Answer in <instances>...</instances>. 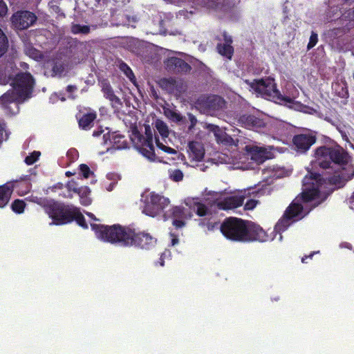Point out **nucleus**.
<instances>
[{"label": "nucleus", "mask_w": 354, "mask_h": 354, "mask_svg": "<svg viewBox=\"0 0 354 354\" xmlns=\"http://www.w3.org/2000/svg\"><path fill=\"white\" fill-rule=\"evenodd\" d=\"M325 183V179L320 174L308 171L302 180L301 197L297 198V201H293L286 208L282 218L275 225L274 230L283 232L292 223L303 218L306 214H304V207L299 201L308 203L319 198L320 189Z\"/></svg>", "instance_id": "1"}, {"label": "nucleus", "mask_w": 354, "mask_h": 354, "mask_svg": "<svg viewBox=\"0 0 354 354\" xmlns=\"http://www.w3.org/2000/svg\"><path fill=\"white\" fill-rule=\"evenodd\" d=\"M219 229L227 239L234 242H264L268 239L266 232L259 225L236 217L226 218Z\"/></svg>", "instance_id": "2"}, {"label": "nucleus", "mask_w": 354, "mask_h": 354, "mask_svg": "<svg viewBox=\"0 0 354 354\" xmlns=\"http://www.w3.org/2000/svg\"><path fill=\"white\" fill-rule=\"evenodd\" d=\"M10 84L12 90L8 91L0 97V104L7 108L8 104L15 102L24 101L32 96L35 80L30 73H18L14 78L9 77L3 84Z\"/></svg>", "instance_id": "3"}, {"label": "nucleus", "mask_w": 354, "mask_h": 354, "mask_svg": "<svg viewBox=\"0 0 354 354\" xmlns=\"http://www.w3.org/2000/svg\"><path fill=\"white\" fill-rule=\"evenodd\" d=\"M97 239L121 247H131L133 229L120 224L105 225L91 224Z\"/></svg>", "instance_id": "4"}, {"label": "nucleus", "mask_w": 354, "mask_h": 354, "mask_svg": "<svg viewBox=\"0 0 354 354\" xmlns=\"http://www.w3.org/2000/svg\"><path fill=\"white\" fill-rule=\"evenodd\" d=\"M314 157L315 164L324 169L331 168L332 165L343 167L351 159L347 151L339 145L317 147L314 151Z\"/></svg>", "instance_id": "5"}, {"label": "nucleus", "mask_w": 354, "mask_h": 354, "mask_svg": "<svg viewBox=\"0 0 354 354\" xmlns=\"http://www.w3.org/2000/svg\"><path fill=\"white\" fill-rule=\"evenodd\" d=\"M131 140L135 148L145 158L154 160L156 158L153 144V131L149 124L145 126V135L137 129L132 131Z\"/></svg>", "instance_id": "6"}, {"label": "nucleus", "mask_w": 354, "mask_h": 354, "mask_svg": "<svg viewBox=\"0 0 354 354\" xmlns=\"http://www.w3.org/2000/svg\"><path fill=\"white\" fill-rule=\"evenodd\" d=\"M251 86L265 99L287 103H292L294 101L290 97L283 96L281 94L273 78L254 80Z\"/></svg>", "instance_id": "7"}, {"label": "nucleus", "mask_w": 354, "mask_h": 354, "mask_svg": "<svg viewBox=\"0 0 354 354\" xmlns=\"http://www.w3.org/2000/svg\"><path fill=\"white\" fill-rule=\"evenodd\" d=\"M73 205L50 201L44 205L45 212L53 220V224L62 225L71 223L70 216L73 208Z\"/></svg>", "instance_id": "8"}, {"label": "nucleus", "mask_w": 354, "mask_h": 354, "mask_svg": "<svg viewBox=\"0 0 354 354\" xmlns=\"http://www.w3.org/2000/svg\"><path fill=\"white\" fill-rule=\"evenodd\" d=\"M169 198L155 192H151L145 198L142 213L155 217L160 214L169 205Z\"/></svg>", "instance_id": "9"}, {"label": "nucleus", "mask_w": 354, "mask_h": 354, "mask_svg": "<svg viewBox=\"0 0 354 354\" xmlns=\"http://www.w3.org/2000/svg\"><path fill=\"white\" fill-rule=\"evenodd\" d=\"M195 104L203 113L213 115L217 111H222L225 107L226 102L219 95H212L200 96Z\"/></svg>", "instance_id": "10"}, {"label": "nucleus", "mask_w": 354, "mask_h": 354, "mask_svg": "<svg viewBox=\"0 0 354 354\" xmlns=\"http://www.w3.org/2000/svg\"><path fill=\"white\" fill-rule=\"evenodd\" d=\"M316 141V135L312 131L298 133L292 138V147L298 153L304 154L310 149Z\"/></svg>", "instance_id": "11"}, {"label": "nucleus", "mask_w": 354, "mask_h": 354, "mask_svg": "<svg viewBox=\"0 0 354 354\" xmlns=\"http://www.w3.org/2000/svg\"><path fill=\"white\" fill-rule=\"evenodd\" d=\"M37 17L35 13L28 10H19L11 17L12 24L17 30H25L32 26Z\"/></svg>", "instance_id": "12"}, {"label": "nucleus", "mask_w": 354, "mask_h": 354, "mask_svg": "<svg viewBox=\"0 0 354 354\" xmlns=\"http://www.w3.org/2000/svg\"><path fill=\"white\" fill-rule=\"evenodd\" d=\"M131 246H136L141 249L150 250L155 246L156 239L150 234L146 232H136L133 229V234L131 236Z\"/></svg>", "instance_id": "13"}, {"label": "nucleus", "mask_w": 354, "mask_h": 354, "mask_svg": "<svg viewBox=\"0 0 354 354\" xmlns=\"http://www.w3.org/2000/svg\"><path fill=\"white\" fill-rule=\"evenodd\" d=\"M166 69L173 73H189L192 67L184 59L176 57H171L165 61Z\"/></svg>", "instance_id": "14"}, {"label": "nucleus", "mask_w": 354, "mask_h": 354, "mask_svg": "<svg viewBox=\"0 0 354 354\" xmlns=\"http://www.w3.org/2000/svg\"><path fill=\"white\" fill-rule=\"evenodd\" d=\"M238 122L242 127L257 131L266 127L263 119L252 114L241 115L238 119Z\"/></svg>", "instance_id": "15"}, {"label": "nucleus", "mask_w": 354, "mask_h": 354, "mask_svg": "<svg viewBox=\"0 0 354 354\" xmlns=\"http://www.w3.org/2000/svg\"><path fill=\"white\" fill-rule=\"evenodd\" d=\"M169 217L172 218V224L176 228H182L185 225V219L191 217V214L187 213L182 206H174L169 210Z\"/></svg>", "instance_id": "16"}, {"label": "nucleus", "mask_w": 354, "mask_h": 354, "mask_svg": "<svg viewBox=\"0 0 354 354\" xmlns=\"http://www.w3.org/2000/svg\"><path fill=\"white\" fill-rule=\"evenodd\" d=\"M222 36L224 42L217 44L216 50L223 57L231 59L234 52V47L232 45L233 42L232 37L226 31L223 32Z\"/></svg>", "instance_id": "17"}, {"label": "nucleus", "mask_w": 354, "mask_h": 354, "mask_svg": "<svg viewBox=\"0 0 354 354\" xmlns=\"http://www.w3.org/2000/svg\"><path fill=\"white\" fill-rule=\"evenodd\" d=\"M245 197L242 195H234L224 198L219 201L217 206L221 209L227 210L241 207L244 202Z\"/></svg>", "instance_id": "18"}, {"label": "nucleus", "mask_w": 354, "mask_h": 354, "mask_svg": "<svg viewBox=\"0 0 354 354\" xmlns=\"http://www.w3.org/2000/svg\"><path fill=\"white\" fill-rule=\"evenodd\" d=\"M100 86L104 97L111 102L113 108L118 109L120 105H122L120 99L115 95L113 89L108 80L105 79L101 81Z\"/></svg>", "instance_id": "19"}, {"label": "nucleus", "mask_w": 354, "mask_h": 354, "mask_svg": "<svg viewBox=\"0 0 354 354\" xmlns=\"http://www.w3.org/2000/svg\"><path fill=\"white\" fill-rule=\"evenodd\" d=\"M185 203L189 208H196V214L199 216H206L209 212L207 206L201 202L199 198H187L185 200Z\"/></svg>", "instance_id": "20"}, {"label": "nucleus", "mask_w": 354, "mask_h": 354, "mask_svg": "<svg viewBox=\"0 0 354 354\" xmlns=\"http://www.w3.org/2000/svg\"><path fill=\"white\" fill-rule=\"evenodd\" d=\"M247 151L251 156L252 160L257 163H263L268 158L266 149L257 146L247 147Z\"/></svg>", "instance_id": "21"}, {"label": "nucleus", "mask_w": 354, "mask_h": 354, "mask_svg": "<svg viewBox=\"0 0 354 354\" xmlns=\"http://www.w3.org/2000/svg\"><path fill=\"white\" fill-rule=\"evenodd\" d=\"M189 152L193 160L200 161L204 157V149L202 145L196 141H192L188 145Z\"/></svg>", "instance_id": "22"}, {"label": "nucleus", "mask_w": 354, "mask_h": 354, "mask_svg": "<svg viewBox=\"0 0 354 354\" xmlns=\"http://www.w3.org/2000/svg\"><path fill=\"white\" fill-rule=\"evenodd\" d=\"M66 64L61 57H55L51 62V77H61L64 75Z\"/></svg>", "instance_id": "23"}, {"label": "nucleus", "mask_w": 354, "mask_h": 354, "mask_svg": "<svg viewBox=\"0 0 354 354\" xmlns=\"http://www.w3.org/2000/svg\"><path fill=\"white\" fill-rule=\"evenodd\" d=\"M77 118L78 119L80 127L82 129L86 130L92 127L93 123L97 118V113L95 111H91L84 113L79 118L77 116Z\"/></svg>", "instance_id": "24"}, {"label": "nucleus", "mask_w": 354, "mask_h": 354, "mask_svg": "<svg viewBox=\"0 0 354 354\" xmlns=\"http://www.w3.org/2000/svg\"><path fill=\"white\" fill-rule=\"evenodd\" d=\"M12 187L9 186L8 184L0 185V207L3 208L6 207L12 194Z\"/></svg>", "instance_id": "25"}, {"label": "nucleus", "mask_w": 354, "mask_h": 354, "mask_svg": "<svg viewBox=\"0 0 354 354\" xmlns=\"http://www.w3.org/2000/svg\"><path fill=\"white\" fill-rule=\"evenodd\" d=\"M70 217V219H71V223L75 221L82 228H88V224L84 215L80 212V208L73 206Z\"/></svg>", "instance_id": "26"}, {"label": "nucleus", "mask_w": 354, "mask_h": 354, "mask_svg": "<svg viewBox=\"0 0 354 354\" xmlns=\"http://www.w3.org/2000/svg\"><path fill=\"white\" fill-rule=\"evenodd\" d=\"M90 193L91 189L88 186H82L78 188L76 194L79 195L82 205L86 206L91 203V200L88 197Z\"/></svg>", "instance_id": "27"}, {"label": "nucleus", "mask_w": 354, "mask_h": 354, "mask_svg": "<svg viewBox=\"0 0 354 354\" xmlns=\"http://www.w3.org/2000/svg\"><path fill=\"white\" fill-rule=\"evenodd\" d=\"M207 129L214 133L217 143L221 144L222 140L225 138V136L227 133L221 129L218 126L213 124H207Z\"/></svg>", "instance_id": "28"}, {"label": "nucleus", "mask_w": 354, "mask_h": 354, "mask_svg": "<svg viewBox=\"0 0 354 354\" xmlns=\"http://www.w3.org/2000/svg\"><path fill=\"white\" fill-rule=\"evenodd\" d=\"M335 91L337 96L341 98L347 99L349 96L348 85L345 80L341 83H336L335 85Z\"/></svg>", "instance_id": "29"}, {"label": "nucleus", "mask_w": 354, "mask_h": 354, "mask_svg": "<svg viewBox=\"0 0 354 354\" xmlns=\"http://www.w3.org/2000/svg\"><path fill=\"white\" fill-rule=\"evenodd\" d=\"M119 68L134 85L136 84V78L134 73L125 62L122 61L119 64Z\"/></svg>", "instance_id": "30"}, {"label": "nucleus", "mask_w": 354, "mask_h": 354, "mask_svg": "<svg viewBox=\"0 0 354 354\" xmlns=\"http://www.w3.org/2000/svg\"><path fill=\"white\" fill-rule=\"evenodd\" d=\"M155 127L162 139H165L169 136L168 127L162 120L157 119L155 121Z\"/></svg>", "instance_id": "31"}, {"label": "nucleus", "mask_w": 354, "mask_h": 354, "mask_svg": "<svg viewBox=\"0 0 354 354\" xmlns=\"http://www.w3.org/2000/svg\"><path fill=\"white\" fill-rule=\"evenodd\" d=\"M71 32L73 34L86 35L90 32V26L87 25H80L75 24L71 26Z\"/></svg>", "instance_id": "32"}, {"label": "nucleus", "mask_w": 354, "mask_h": 354, "mask_svg": "<svg viewBox=\"0 0 354 354\" xmlns=\"http://www.w3.org/2000/svg\"><path fill=\"white\" fill-rule=\"evenodd\" d=\"M25 207L26 203L23 200L16 199L11 204V209L16 214L23 213Z\"/></svg>", "instance_id": "33"}, {"label": "nucleus", "mask_w": 354, "mask_h": 354, "mask_svg": "<svg viewBox=\"0 0 354 354\" xmlns=\"http://www.w3.org/2000/svg\"><path fill=\"white\" fill-rule=\"evenodd\" d=\"M225 0H203L205 6L207 8L218 10L221 9Z\"/></svg>", "instance_id": "34"}, {"label": "nucleus", "mask_w": 354, "mask_h": 354, "mask_svg": "<svg viewBox=\"0 0 354 354\" xmlns=\"http://www.w3.org/2000/svg\"><path fill=\"white\" fill-rule=\"evenodd\" d=\"M8 41L7 37L0 28V57L7 51Z\"/></svg>", "instance_id": "35"}, {"label": "nucleus", "mask_w": 354, "mask_h": 354, "mask_svg": "<svg viewBox=\"0 0 354 354\" xmlns=\"http://www.w3.org/2000/svg\"><path fill=\"white\" fill-rule=\"evenodd\" d=\"M200 225L207 226L208 231H214L215 229L219 228L220 226L219 223L216 221H205V219L201 220Z\"/></svg>", "instance_id": "36"}, {"label": "nucleus", "mask_w": 354, "mask_h": 354, "mask_svg": "<svg viewBox=\"0 0 354 354\" xmlns=\"http://www.w3.org/2000/svg\"><path fill=\"white\" fill-rule=\"evenodd\" d=\"M155 140L157 147L163 151L164 152L168 154L176 153V151L174 149L163 145L162 142H160L158 138H157L156 136H155Z\"/></svg>", "instance_id": "37"}, {"label": "nucleus", "mask_w": 354, "mask_h": 354, "mask_svg": "<svg viewBox=\"0 0 354 354\" xmlns=\"http://www.w3.org/2000/svg\"><path fill=\"white\" fill-rule=\"evenodd\" d=\"M40 154L41 153L39 151H34L32 153L26 157L25 162L28 165H33L38 160Z\"/></svg>", "instance_id": "38"}, {"label": "nucleus", "mask_w": 354, "mask_h": 354, "mask_svg": "<svg viewBox=\"0 0 354 354\" xmlns=\"http://www.w3.org/2000/svg\"><path fill=\"white\" fill-rule=\"evenodd\" d=\"M57 1L58 0H52L50 2V7L53 12L57 13L59 17H61L62 18L65 17L64 13L62 11L59 6L57 5Z\"/></svg>", "instance_id": "39"}, {"label": "nucleus", "mask_w": 354, "mask_h": 354, "mask_svg": "<svg viewBox=\"0 0 354 354\" xmlns=\"http://www.w3.org/2000/svg\"><path fill=\"white\" fill-rule=\"evenodd\" d=\"M238 140H234L232 136L226 133L225 138L222 140L221 145L226 147L236 146Z\"/></svg>", "instance_id": "40"}, {"label": "nucleus", "mask_w": 354, "mask_h": 354, "mask_svg": "<svg viewBox=\"0 0 354 354\" xmlns=\"http://www.w3.org/2000/svg\"><path fill=\"white\" fill-rule=\"evenodd\" d=\"M183 173L180 169H174L169 174L170 178L175 182L181 181L183 179Z\"/></svg>", "instance_id": "41"}, {"label": "nucleus", "mask_w": 354, "mask_h": 354, "mask_svg": "<svg viewBox=\"0 0 354 354\" xmlns=\"http://www.w3.org/2000/svg\"><path fill=\"white\" fill-rule=\"evenodd\" d=\"M79 169L84 178H88L93 172L91 171L89 167L86 164H81L79 166Z\"/></svg>", "instance_id": "42"}, {"label": "nucleus", "mask_w": 354, "mask_h": 354, "mask_svg": "<svg viewBox=\"0 0 354 354\" xmlns=\"http://www.w3.org/2000/svg\"><path fill=\"white\" fill-rule=\"evenodd\" d=\"M317 41H318V35L316 32L313 31L311 32V35H310V37L309 39V41L307 45V49L310 50V49L313 48L317 44Z\"/></svg>", "instance_id": "43"}, {"label": "nucleus", "mask_w": 354, "mask_h": 354, "mask_svg": "<svg viewBox=\"0 0 354 354\" xmlns=\"http://www.w3.org/2000/svg\"><path fill=\"white\" fill-rule=\"evenodd\" d=\"M331 124L336 127L337 130L341 133L343 138H347V132L345 130L346 126L344 124L334 122H331Z\"/></svg>", "instance_id": "44"}, {"label": "nucleus", "mask_w": 354, "mask_h": 354, "mask_svg": "<svg viewBox=\"0 0 354 354\" xmlns=\"http://www.w3.org/2000/svg\"><path fill=\"white\" fill-rule=\"evenodd\" d=\"M66 187L68 191H72L74 193H77L78 188H79V187H77V183L73 180H69L67 183Z\"/></svg>", "instance_id": "45"}, {"label": "nucleus", "mask_w": 354, "mask_h": 354, "mask_svg": "<svg viewBox=\"0 0 354 354\" xmlns=\"http://www.w3.org/2000/svg\"><path fill=\"white\" fill-rule=\"evenodd\" d=\"M187 117L190 122V125L189 126V129L192 130L196 125L198 121H197L196 116L191 113H187Z\"/></svg>", "instance_id": "46"}, {"label": "nucleus", "mask_w": 354, "mask_h": 354, "mask_svg": "<svg viewBox=\"0 0 354 354\" xmlns=\"http://www.w3.org/2000/svg\"><path fill=\"white\" fill-rule=\"evenodd\" d=\"M257 204V201L254 199H249L245 204L244 208L247 210L253 209Z\"/></svg>", "instance_id": "47"}, {"label": "nucleus", "mask_w": 354, "mask_h": 354, "mask_svg": "<svg viewBox=\"0 0 354 354\" xmlns=\"http://www.w3.org/2000/svg\"><path fill=\"white\" fill-rule=\"evenodd\" d=\"M7 12L6 5L3 0H0V17L3 16Z\"/></svg>", "instance_id": "48"}, {"label": "nucleus", "mask_w": 354, "mask_h": 354, "mask_svg": "<svg viewBox=\"0 0 354 354\" xmlns=\"http://www.w3.org/2000/svg\"><path fill=\"white\" fill-rule=\"evenodd\" d=\"M161 86H167L169 85H174L173 80H169L168 79H162L160 80Z\"/></svg>", "instance_id": "49"}, {"label": "nucleus", "mask_w": 354, "mask_h": 354, "mask_svg": "<svg viewBox=\"0 0 354 354\" xmlns=\"http://www.w3.org/2000/svg\"><path fill=\"white\" fill-rule=\"evenodd\" d=\"M126 18L127 19V25L129 26H134L133 24L136 23V19L134 17H130L129 16H126Z\"/></svg>", "instance_id": "50"}, {"label": "nucleus", "mask_w": 354, "mask_h": 354, "mask_svg": "<svg viewBox=\"0 0 354 354\" xmlns=\"http://www.w3.org/2000/svg\"><path fill=\"white\" fill-rule=\"evenodd\" d=\"M77 89V86L75 85H68L66 87V91L68 93H73Z\"/></svg>", "instance_id": "51"}, {"label": "nucleus", "mask_w": 354, "mask_h": 354, "mask_svg": "<svg viewBox=\"0 0 354 354\" xmlns=\"http://www.w3.org/2000/svg\"><path fill=\"white\" fill-rule=\"evenodd\" d=\"M318 252H319V251H318V252H313L310 255H308V256H304V257H302V259H301V262H302V263H306V259H308V258L312 259V258H313V255H314L315 254H316V253H318Z\"/></svg>", "instance_id": "52"}, {"label": "nucleus", "mask_w": 354, "mask_h": 354, "mask_svg": "<svg viewBox=\"0 0 354 354\" xmlns=\"http://www.w3.org/2000/svg\"><path fill=\"white\" fill-rule=\"evenodd\" d=\"M349 205H350V207L354 210V192L353 193L352 196L349 198Z\"/></svg>", "instance_id": "53"}, {"label": "nucleus", "mask_w": 354, "mask_h": 354, "mask_svg": "<svg viewBox=\"0 0 354 354\" xmlns=\"http://www.w3.org/2000/svg\"><path fill=\"white\" fill-rule=\"evenodd\" d=\"M171 236L173 237L171 239V245H175L176 244H177L178 243V239L177 238L176 236H175L173 234H171Z\"/></svg>", "instance_id": "54"}, {"label": "nucleus", "mask_w": 354, "mask_h": 354, "mask_svg": "<svg viewBox=\"0 0 354 354\" xmlns=\"http://www.w3.org/2000/svg\"><path fill=\"white\" fill-rule=\"evenodd\" d=\"M5 124L0 122V139L1 138V135L5 132Z\"/></svg>", "instance_id": "55"}, {"label": "nucleus", "mask_w": 354, "mask_h": 354, "mask_svg": "<svg viewBox=\"0 0 354 354\" xmlns=\"http://www.w3.org/2000/svg\"><path fill=\"white\" fill-rule=\"evenodd\" d=\"M32 50L33 55H35V58L41 57V54L39 50H37L36 49H33Z\"/></svg>", "instance_id": "56"}, {"label": "nucleus", "mask_w": 354, "mask_h": 354, "mask_svg": "<svg viewBox=\"0 0 354 354\" xmlns=\"http://www.w3.org/2000/svg\"><path fill=\"white\" fill-rule=\"evenodd\" d=\"M63 187H64L63 184L59 183H57L56 185H55L53 187V189L55 188V189H61L63 188Z\"/></svg>", "instance_id": "57"}, {"label": "nucleus", "mask_w": 354, "mask_h": 354, "mask_svg": "<svg viewBox=\"0 0 354 354\" xmlns=\"http://www.w3.org/2000/svg\"><path fill=\"white\" fill-rule=\"evenodd\" d=\"M75 174V172H72V171H67L66 173H65V175L67 176V177H71L73 175Z\"/></svg>", "instance_id": "58"}, {"label": "nucleus", "mask_w": 354, "mask_h": 354, "mask_svg": "<svg viewBox=\"0 0 354 354\" xmlns=\"http://www.w3.org/2000/svg\"><path fill=\"white\" fill-rule=\"evenodd\" d=\"M160 264L161 266H163L164 264H165V261H164V258H163V254H162V255L160 256Z\"/></svg>", "instance_id": "59"}, {"label": "nucleus", "mask_w": 354, "mask_h": 354, "mask_svg": "<svg viewBox=\"0 0 354 354\" xmlns=\"http://www.w3.org/2000/svg\"><path fill=\"white\" fill-rule=\"evenodd\" d=\"M174 115H175V117H176V120H177L178 121H180V120H181L182 117L180 116V114L175 113V114H174Z\"/></svg>", "instance_id": "60"}, {"label": "nucleus", "mask_w": 354, "mask_h": 354, "mask_svg": "<svg viewBox=\"0 0 354 354\" xmlns=\"http://www.w3.org/2000/svg\"><path fill=\"white\" fill-rule=\"evenodd\" d=\"M86 214L91 218L93 219H95V220H97V218L95 217V216L93 215V214L91 213V212H88L86 213Z\"/></svg>", "instance_id": "61"}, {"label": "nucleus", "mask_w": 354, "mask_h": 354, "mask_svg": "<svg viewBox=\"0 0 354 354\" xmlns=\"http://www.w3.org/2000/svg\"><path fill=\"white\" fill-rule=\"evenodd\" d=\"M115 176V175L113 174H109L107 175V177L109 179H112L113 176Z\"/></svg>", "instance_id": "62"}, {"label": "nucleus", "mask_w": 354, "mask_h": 354, "mask_svg": "<svg viewBox=\"0 0 354 354\" xmlns=\"http://www.w3.org/2000/svg\"><path fill=\"white\" fill-rule=\"evenodd\" d=\"M353 172L351 176H349V179L352 178L354 176V168H352Z\"/></svg>", "instance_id": "63"}, {"label": "nucleus", "mask_w": 354, "mask_h": 354, "mask_svg": "<svg viewBox=\"0 0 354 354\" xmlns=\"http://www.w3.org/2000/svg\"><path fill=\"white\" fill-rule=\"evenodd\" d=\"M98 135H99V133L93 132V136H98Z\"/></svg>", "instance_id": "64"}]
</instances>
